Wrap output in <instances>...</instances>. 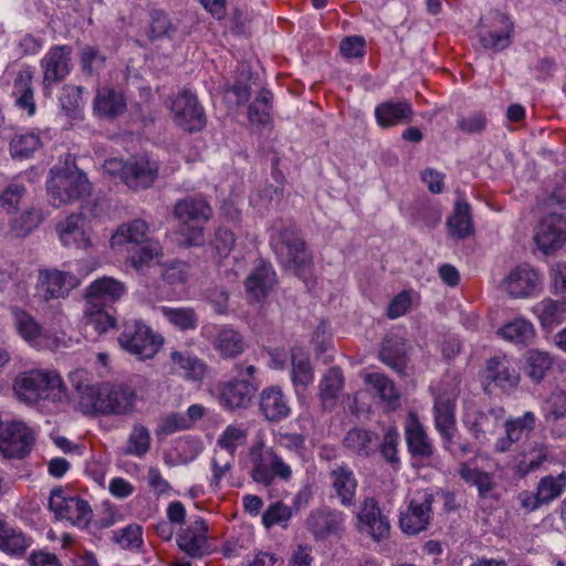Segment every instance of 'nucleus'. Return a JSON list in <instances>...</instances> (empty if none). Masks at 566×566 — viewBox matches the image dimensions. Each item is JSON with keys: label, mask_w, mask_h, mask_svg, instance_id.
Here are the masks:
<instances>
[{"label": "nucleus", "mask_w": 566, "mask_h": 566, "mask_svg": "<svg viewBox=\"0 0 566 566\" xmlns=\"http://www.w3.org/2000/svg\"><path fill=\"white\" fill-rule=\"evenodd\" d=\"M94 112L106 118H115L126 109V99L122 92L112 87H102L94 98Z\"/></svg>", "instance_id": "obj_33"}, {"label": "nucleus", "mask_w": 566, "mask_h": 566, "mask_svg": "<svg viewBox=\"0 0 566 566\" xmlns=\"http://www.w3.org/2000/svg\"><path fill=\"white\" fill-rule=\"evenodd\" d=\"M77 284V277L70 272L48 269L39 271L38 289L45 301L64 297Z\"/></svg>", "instance_id": "obj_18"}, {"label": "nucleus", "mask_w": 566, "mask_h": 566, "mask_svg": "<svg viewBox=\"0 0 566 566\" xmlns=\"http://www.w3.org/2000/svg\"><path fill=\"white\" fill-rule=\"evenodd\" d=\"M260 411L272 422L280 421L289 416L290 407L279 386H270L262 390L260 395Z\"/></svg>", "instance_id": "obj_30"}, {"label": "nucleus", "mask_w": 566, "mask_h": 566, "mask_svg": "<svg viewBox=\"0 0 566 566\" xmlns=\"http://www.w3.org/2000/svg\"><path fill=\"white\" fill-rule=\"evenodd\" d=\"M13 391L20 401L30 406L67 400V387L53 369L35 368L19 374L13 381Z\"/></svg>", "instance_id": "obj_1"}, {"label": "nucleus", "mask_w": 566, "mask_h": 566, "mask_svg": "<svg viewBox=\"0 0 566 566\" xmlns=\"http://www.w3.org/2000/svg\"><path fill=\"white\" fill-rule=\"evenodd\" d=\"M552 358L547 353L532 350L527 357L526 374L535 381H541L552 366Z\"/></svg>", "instance_id": "obj_57"}, {"label": "nucleus", "mask_w": 566, "mask_h": 566, "mask_svg": "<svg viewBox=\"0 0 566 566\" xmlns=\"http://www.w3.org/2000/svg\"><path fill=\"white\" fill-rule=\"evenodd\" d=\"M546 419L559 420L566 417V389L556 388L546 402Z\"/></svg>", "instance_id": "obj_63"}, {"label": "nucleus", "mask_w": 566, "mask_h": 566, "mask_svg": "<svg viewBox=\"0 0 566 566\" xmlns=\"http://www.w3.org/2000/svg\"><path fill=\"white\" fill-rule=\"evenodd\" d=\"M433 494L428 491L418 492L400 513L399 525L408 535H417L428 528L432 514Z\"/></svg>", "instance_id": "obj_11"}, {"label": "nucleus", "mask_w": 566, "mask_h": 566, "mask_svg": "<svg viewBox=\"0 0 566 566\" xmlns=\"http://www.w3.org/2000/svg\"><path fill=\"white\" fill-rule=\"evenodd\" d=\"M541 325L546 329H553L566 318V306L564 302L545 298L534 306Z\"/></svg>", "instance_id": "obj_40"}, {"label": "nucleus", "mask_w": 566, "mask_h": 566, "mask_svg": "<svg viewBox=\"0 0 566 566\" xmlns=\"http://www.w3.org/2000/svg\"><path fill=\"white\" fill-rule=\"evenodd\" d=\"M344 388V376L339 367L329 368L319 382V398L324 409H331Z\"/></svg>", "instance_id": "obj_37"}, {"label": "nucleus", "mask_w": 566, "mask_h": 566, "mask_svg": "<svg viewBox=\"0 0 566 566\" xmlns=\"http://www.w3.org/2000/svg\"><path fill=\"white\" fill-rule=\"evenodd\" d=\"M413 111L408 102H384L375 109L377 123L382 128H388L400 123L411 122Z\"/></svg>", "instance_id": "obj_32"}, {"label": "nucleus", "mask_w": 566, "mask_h": 566, "mask_svg": "<svg viewBox=\"0 0 566 566\" xmlns=\"http://www.w3.org/2000/svg\"><path fill=\"white\" fill-rule=\"evenodd\" d=\"M29 546L30 538L0 517V551L10 555H22Z\"/></svg>", "instance_id": "obj_38"}, {"label": "nucleus", "mask_w": 566, "mask_h": 566, "mask_svg": "<svg viewBox=\"0 0 566 566\" xmlns=\"http://www.w3.org/2000/svg\"><path fill=\"white\" fill-rule=\"evenodd\" d=\"M174 216L180 221L178 234L187 247H198L205 241L203 226L212 216V208L202 196H187L175 203Z\"/></svg>", "instance_id": "obj_3"}, {"label": "nucleus", "mask_w": 566, "mask_h": 566, "mask_svg": "<svg viewBox=\"0 0 566 566\" xmlns=\"http://www.w3.org/2000/svg\"><path fill=\"white\" fill-rule=\"evenodd\" d=\"M512 24L507 17L491 12L481 19L480 41L486 49L501 51L511 43Z\"/></svg>", "instance_id": "obj_15"}, {"label": "nucleus", "mask_w": 566, "mask_h": 566, "mask_svg": "<svg viewBox=\"0 0 566 566\" xmlns=\"http://www.w3.org/2000/svg\"><path fill=\"white\" fill-rule=\"evenodd\" d=\"M118 343L123 349L145 360L157 354L164 344V338L142 321L129 319L124 323Z\"/></svg>", "instance_id": "obj_6"}, {"label": "nucleus", "mask_w": 566, "mask_h": 566, "mask_svg": "<svg viewBox=\"0 0 566 566\" xmlns=\"http://www.w3.org/2000/svg\"><path fill=\"white\" fill-rule=\"evenodd\" d=\"M457 394H440L434 399L433 417L437 430L455 429Z\"/></svg>", "instance_id": "obj_39"}, {"label": "nucleus", "mask_w": 566, "mask_h": 566, "mask_svg": "<svg viewBox=\"0 0 566 566\" xmlns=\"http://www.w3.org/2000/svg\"><path fill=\"white\" fill-rule=\"evenodd\" d=\"M451 234L457 239H465L473 233L471 209L468 202L458 200L452 216L448 219Z\"/></svg>", "instance_id": "obj_43"}, {"label": "nucleus", "mask_w": 566, "mask_h": 566, "mask_svg": "<svg viewBox=\"0 0 566 566\" xmlns=\"http://www.w3.org/2000/svg\"><path fill=\"white\" fill-rule=\"evenodd\" d=\"M499 334L516 344H527L534 336V328L530 322L517 318L500 328Z\"/></svg>", "instance_id": "obj_50"}, {"label": "nucleus", "mask_w": 566, "mask_h": 566, "mask_svg": "<svg viewBox=\"0 0 566 566\" xmlns=\"http://www.w3.org/2000/svg\"><path fill=\"white\" fill-rule=\"evenodd\" d=\"M344 523V514L336 510L319 509L310 514L306 520L308 531L316 538H325L337 534Z\"/></svg>", "instance_id": "obj_27"}, {"label": "nucleus", "mask_w": 566, "mask_h": 566, "mask_svg": "<svg viewBox=\"0 0 566 566\" xmlns=\"http://www.w3.org/2000/svg\"><path fill=\"white\" fill-rule=\"evenodd\" d=\"M398 443L399 433L394 427L388 428L384 433L382 441L380 443L378 442L381 455L390 464H397L399 462Z\"/></svg>", "instance_id": "obj_62"}, {"label": "nucleus", "mask_w": 566, "mask_h": 566, "mask_svg": "<svg viewBox=\"0 0 566 566\" xmlns=\"http://www.w3.org/2000/svg\"><path fill=\"white\" fill-rule=\"evenodd\" d=\"M378 440L377 433L355 427L345 434L343 446L347 451L357 457L369 458L378 449Z\"/></svg>", "instance_id": "obj_29"}, {"label": "nucleus", "mask_w": 566, "mask_h": 566, "mask_svg": "<svg viewBox=\"0 0 566 566\" xmlns=\"http://www.w3.org/2000/svg\"><path fill=\"white\" fill-rule=\"evenodd\" d=\"M195 528L182 531L177 538L179 548L193 558H200L208 552L206 532L208 530L203 520L196 521Z\"/></svg>", "instance_id": "obj_31"}, {"label": "nucleus", "mask_w": 566, "mask_h": 566, "mask_svg": "<svg viewBox=\"0 0 566 566\" xmlns=\"http://www.w3.org/2000/svg\"><path fill=\"white\" fill-rule=\"evenodd\" d=\"M379 356L381 361L396 373L405 374L408 363L407 344L401 337L397 335L388 336L382 343Z\"/></svg>", "instance_id": "obj_34"}, {"label": "nucleus", "mask_w": 566, "mask_h": 566, "mask_svg": "<svg viewBox=\"0 0 566 566\" xmlns=\"http://www.w3.org/2000/svg\"><path fill=\"white\" fill-rule=\"evenodd\" d=\"M170 369L186 380L200 382L208 374V365L188 349H176L169 355Z\"/></svg>", "instance_id": "obj_21"}, {"label": "nucleus", "mask_w": 566, "mask_h": 566, "mask_svg": "<svg viewBox=\"0 0 566 566\" xmlns=\"http://www.w3.org/2000/svg\"><path fill=\"white\" fill-rule=\"evenodd\" d=\"M179 30V20L172 19L163 10H153L150 12L149 38L151 40L176 36Z\"/></svg>", "instance_id": "obj_46"}, {"label": "nucleus", "mask_w": 566, "mask_h": 566, "mask_svg": "<svg viewBox=\"0 0 566 566\" xmlns=\"http://www.w3.org/2000/svg\"><path fill=\"white\" fill-rule=\"evenodd\" d=\"M535 419V415L527 411L520 418L507 420L504 423L505 433L510 436V440L517 442L533 431Z\"/></svg>", "instance_id": "obj_56"}, {"label": "nucleus", "mask_w": 566, "mask_h": 566, "mask_svg": "<svg viewBox=\"0 0 566 566\" xmlns=\"http://www.w3.org/2000/svg\"><path fill=\"white\" fill-rule=\"evenodd\" d=\"M273 95L270 91L262 88L255 99L250 104L248 116L252 125L264 127L271 119Z\"/></svg>", "instance_id": "obj_47"}, {"label": "nucleus", "mask_w": 566, "mask_h": 566, "mask_svg": "<svg viewBox=\"0 0 566 566\" xmlns=\"http://www.w3.org/2000/svg\"><path fill=\"white\" fill-rule=\"evenodd\" d=\"M459 474L467 483H471L478 488L481 497H492L495 482L490 473L462 463Z\"/></svg>", "instance_id": "obj_48"}, {"label": "nucleus", "mask_w": 566, "mask_h": 566, "mask_svg": "<svg viewBox=\"0 0 566 566\" xmlns=\"http://www.w3.org/2000/svg\"><path fill=\"white\" fill-rule=\"evenodd\" d=\"M41 140L39 135L34 133H25L15 135L10 142V153L13 158H28L39 147Z\"/></svg>", "instance_id": "obj_54"}, {"label": "nucleus", "mask_w": 566, "mask_h": 566, "mask_svg": "<svg viewBox=\"0 0 566 566\" xmlns=\"http://www.w3.org/2000/svg\"><path fill=\"white\" fill-rule=\"evenodd\" d=\"M358 520L365 525L367 532L375 541H381L389 536V521L381 513L380 507L374 497L365 499L358 513Z\"/></svg>", "instance_id": "obj_25"}, {"label": "nucleus", "mask_w": 566, "mask_h": 566, "mask_svg": "<svg viewBox=\"0 0 566 566\" xmlns=\"http://www.w3.org/2000/svg\"><path fill=\"white\" fill-rule=\"evenodd\" d=\"M163 316L177 329L181 332L195 331L198 327V315L192 307L160 308Z\"/></svg>", "instance_id": "obj_45"}, {"label": "nucleus", "mask_w": 566, "mask_h": 566, "mask_svg": "<svg viewBox=\"0 0 566 566\" xmlns=\"http://www.w3.org/2000/svg\"><path fill=\"white\" fill-rule=\"evenodd\" d=\"M247 433L237 426H228L218 439V446L227 453H234L237 447L245 440Z\"/></svg>", "instance_id": "obj_64"}, {"label": "nucleus", "mask_w": 566, "mask_h": 566, "mask_svg": "<svg viewBox=\"0 0 566 566\" xmlns=\"http://www.w3.org/2000/svg\"><path fill=\"white\" fill-rule=\"evenodd\" d=\"M251 478L256 483L271 485L275 478L289 481L292 476L291 467L272 449L260 444L251 451Z\"/></svg>", "instance_id": "obj_7"}, {"label": "nucleus", "mask_w": 566, "mask_h": 566, "mask_svg": "<svg viewBox=\"0 0 566 566\" xmlns=\"http://www.w3.org/2000/svg\"><path fill=\"white\" fill-rule=\"evenodd\" d=\"M276 283L275 272L272 265L260 261L245 280L248 297L255 301H263Z\"/></svg>", "instance_id": "obj_26"}, {"label": "nucleus", "mask_w": 566, "mask_h": 566, "mask_svg": "<svg viewBox=\"0 0 566 566\" xmlns=\"http://www.w3.org/2000/svg\"><path fill=\"white\" fill-rule=\"evenodd\" d=\"M235 369L238 377L218 386V400L221 406L229 410L248 408L258 390V385L253 381L256 371L254 365H237Z\"/></svg>", "instance_id": "obj_5"}, {"label": "nucleus", "mask_w": 566, "mask_h": 566, "mask_svg": "<svg viewBox=\"0 0 566 566\" xmlns=\"http://www.w3.org/2000/svg\"><path fill=\"white\" fill-rule=\"evenodd\" d=\"M73 388L81 397H87L93 402L98 389L90 381V374L85 369H75L69 374Z\"/></svg>", "instance_id": "obj_60"}, {"label": "nucleus", "mask_w": 566, "mask_h": 566, "mask_svg": "<svg viewBox=\"0 0 566 566\" xmlns=\"http://www.w3.org/2000/svg\"><path fill=\"white\" fill-rule=\"evenodd\" d=\"M327 480L332 497H336L345 507H350L355 504L358 481L353 469L347 463L332 464L327 472Z\"/></svg>", "instance_id": "obj_14"}, {"label": "nucleus", "mask_w": 566, "mask_h": 566, "mask_svg": "<svg viewBox=\"0 0 566 566\" xmlns=\"http://www.w3.org/2000/svg\"><path fill=\"white\" fill-rule=\"evenodd\" d=\"M292 359V382L298 388H306L314 379V370L311 365L308 355L300 347H295L291 352Z\"/></svg>", "instance_id": "obj_42"}, {"label": "nucleus", "mask_w": 566, "mask_h": 566, "mask_svg": "<svg viewBox=\"0 0 566 566\" xmlns=\"http://www.w3.org/2000/svg\"><path fill=\"white\" fill-rule=\"evenodd\" d=\"M406 441L413 458L430 459L434 448L423 426L415 415H410L406 426Z\"/></svg>", "instance_id": "obj_28"}, {"label": "nucleus", "mask_w": 566, "mask_h": 566, "mask_svg": "<svg viewBox=\"0 0 566 566\" xmlns=\"http://www.w3.org/2000/svg\"><path fill=\"white\" fill-rule=\"evenodd\" d=\"M503 409L490 408L486 411H479L473 418H468L465 423L479 444H484L493 437L503 419Z\"/></svg>", "instance_id": "obj_24"}, {"label": "nucleus", "mask_w": 566, "mask_h": 566, "mask_svg": "<svg viewBox=\"0 0 566 566\" xmlns=\"http://www.w3.org/2000/svg\"><path fill=\"white\" fill-rule=\"evenodd\" d=\"M484 379L488 381V386L494 384L501 389L510 390L518 385L520 373L505 355H496L486 361Z\"/></svg>", "instance_id": "obj_22"}, {"label": "nucleus", "mask_w": 566, "mask_h": 566, "mask_svg": "<svg viewBox=\"0 0 566 566\" xmlns=\"http://www.w3.org/2000/svg\"><path fill=\"white\" fill-rule=\"evenodd\" d=\"M537 247L548 254L560 249L566 242V217L551 213L538 223L534 237Z\"/></svg>", "instance_id": "obj_16"}, {"label": "nucleus", "mask_w": 566, "mask_h": 566, "mask_svg": "<svg viewBox=\"0 0 566 566\" xmlns=\"http://www.w3.org/2000/svg\"><path fill=\"white\" fill-rule=\"evenodd\" d=\"M136 391L127 384H114L97 391L92 406L103 415L124 416L135 410Z\"/></svg>", "instance_id": "obj_9"}, {"label": "nucleus", "mask_w": 566, "mask_h": 566, "mask_svg": "<svg viewBox=\"0 0 566 566\" xmlns=\"http://www.w3.org/2000/svg\"><path fill=\"white\" fill-rule=\"evenodd\" d=\"M213 347L221 357L235 358L245 350L247 343L238 331L222 326L217 332Z\"/></svg>", "instance_id": "obj_35"}, {"label": "nucleus", "mask_w": 566, "mask_h": 566, "mask_svg": "<svg viewBox=\"0 0 566 566\" xmlns=\"http://www.w3.org/2000/svg\"><path fill=\"white\" fill-rule=\"evenodd\" d=\"M52 177L48 181V195L53 207L72 203L90 193L91 185L85 174L74 168H59L51 170Z\"/></svg>", "instance_id": "obj_4"}, {"label": "nucleus", "mask_w": 566, "mask_h": 566, "mask_svg": "<svg viewBox=\"0 0 566 566\" xmlns=\"http://www.w3.org/2000/svg\"><path fill=\"white\" fill-rule=\"evenodd\" d=\"M270 244L280 263L304 279L311 271L313 260L306 243L294 223L280 220L272 227Z\"/></svg>", "instance_id": "obj_2"}, {"label": "nucleus", "mask_w": 566, "mask_h": 566, "mask_svg": "<svg viewBox=\"0 0 566 566\" xmlns=\"http://www.w3.org/2000/svg\"><path fill=\"white\" fill-rule=\"evenodd\" d=\"M160 253V245L158 242L147 241L136 245L135 251L130 254L132 265L136 270H140L148 265Z\"/></svg>", "instance_id": "obj_59"}, {"label": "nucleus", "mask_w": 566, "mask_h": 566, "mask_svg": "<svg viewBox=\"0 0 566 566\" xmlns=\"http://www.w3.org/2000/svg\"><path fill=\"white\" fill-rule=\"evenodd\" d=\"M126 292L125 285L108 276L95 280L87 289L85 298L87 306L104 308L117 302Z\"/></svg>", "instance_id": "obj_19"}, {"label": "nucleus", "mask_w": 566, "mask_h": 566, "mask_svg": "<svg viewBox=\"0 0 566 566\" xmlns=\"http://www.w3.org/2000/svg\"><path fill=\"white\" fill-rule=\"evenodd\" d=\"M12 316L17 332L27 342L35 340L40 337L42 327L34 317L24 310L12 308Z\"/></svg>", "instance_id": "obj_49"}, {"label": "nucleus", "mask_w": 566, "mask_h": 566, "mask_svg": "<svg viewBox=\"0 0 566 566\" xmlns=\"http://www.w3.org/2000/svg\"><path fill=\"white\" fill-rule=\"evenodd\" d=\"M43 220L42 211L31 208L14 219L13 229L18 235H27L38 228Z\"/></svg>", "instance_id": "obj_61"}, {"label": "nucleus", "mask_w": 566, "mask_h": 566, "mask_svg": "<svg viewBox=\"0 0 566 566\" xmlns=\"http://www.w3.org/2000/svg\"><path fill=\"white\" fill-rule=\"evenodd\" d=\"M86 323L85 331L90 333V331H94L96 335H103L107 333L109 329L115 327V317H113L109 313L104 311L103 308H92L87 306L86 311Z\"/></svg>", "instance_id": "obj_53"}, {"label": "nucleus", "mask_w": 566, "mask_h": 566, "mask_svg": "<svg viewBox=\"0 0 566 566\" xmlns=\"http://www.w3.org/2000/svg\"><path fill=\"white\" fill-rule=\"evenodd\" d=\"M159 166L146 155L128 158L124 184L133 190H143L153 186L158 177Z\"/></svg>", "instance_id": "obj_17"}, {"label": "nucleus", "mask_w": 566, "mask_h": 566, "mask_svg": "<svg viewBox=\"0 0 566 566\" xmlns=\"http://www.w3.org/2000/svg\"><path fill=\"white\" fill-rule=\"evenodd\" d=\"M105 61V55L95 46L86 45L81 51V69L87 75L97 74L104 67Z\"/></svg>", "instance_id": "obj_58"}, {"label": "nucleus", "mask_w": 566, "mask_h": 566, "mask_svg": "<svg viewBox=\"0 0 566 566\" xmlns=\"http://www.w3.org/2000/svg\"><path fill=\"white\" fill-rule=\"evenodd\" d=\"M59 238L64 247L87 249L91 238L86 229V219L82 213H72L56 226Z\"/></svg>", "instance_id": "obj_23"}, {"label": "nucleus", "mask_w": 566, "mask_h": 566, "mask_svg": "<svg viewBox=\"0 0 566 566\" xmlns=\"http://www.w3.org/2000/svg\"><path fill=\"white\" fill-rule=\"evenodd\" d=\"M72 48L69 45L52 46L41 60L43 70V92L51 95V87L65 80L71 72Z\"/></svg>", "instance_id": "obj_12"}, {"label": "nucleus", "mask_w": 566, "mask_h": 566, "mask_svg": "<svg viewBox=\"0 0 566 566\" xmlns=\"http://www.w3.org/2000/svg\"><path fill=\"white\" fill-rule=\"evenodd\" d=\"M49 509L57 520H65L80 528L86 527L92 520V509L88 503L78 496L69 494L62 488L51 491Z\"/></svg>", "instance_id": "obj_8"}, {"label": "nucleus", "mask_w": 566, "mask_h": 566, "mask_svg": "<svg viewBox=\"0 0 566 566\" xmlns=\"http://www.w3.org/2000/svg\"><path fill=\"white\" fill-rule=\"evenodd\" d=\"M148 226L144 220L136 219L129 223L122 224L111 238V245L113 248L123 245L125 243H134L139 245L147 242Z\"/></svg>", "instance_id": "obj_41"}, {"label": "nucleus", "mask_w": 566, "mask_h": 566, "mask_svg": "<svg viewBox=\"0 0 566 566\" xmlns=\"http://www.w3.org/2000/svg\"><path fill=\"white\" fill-rule=\"evenodd\" d=\"M151 437L148 428L135 423L128 436L123 454L136 458H144L150 450Z\"/></svg>", "instance_id": "obj_44"}, {"label": "nucleus", "mask_w": 566, "mask_h": 566, "mask_svg": "<svg viewBox=\"0 0 566 566\" xmlns=\"http://www.w3.org/2000/svg\"><path fill=\"white\" fill-rule=\"evenodd\" d=\"M284 198V188L274 185H264L250 198L251 202L259 208L270 209L277 207Z\"/></svg>", "instance_id": "obj_55"}, {"label": "nucleus", "mask_w": 566, "mask_h": 566, "mask_svg": "<svg viewBox=\"0 0 566 566\" xmlns=\"http://www.w3.org/2000/svg\"><path fill=\"white\" fill-rule=\"evenodd\" d=\"M365 381L373 386L388 410H395L400 406V392L396 388L395 382L386 375L370 373L366 375Z\"/></svg>", "instance_id": "obj_36"}, {"label": "nucleus", "mask_w": 566, "mask_h": 566, "mask_svg": "<svg viewBox=\"0 0 566 566\" xmlns=\"http://www.w3.org/2000/svg\"><path fill=\"white\" fill-rule=\"evenodd\" d=\"M34 444L32 430L22 421L2 423L0 427V454L8 459H23Z\"/></svg>", "instance_id": "obj_10"}, {"label": "nucleus", "mask_w": 566, "mask_h": 566, "mask_svg": "<svg viewBox=\"0 0 566 566\" xmlns=\"http://www.w3.org/2000/svg\"><path fill=\"white\" fill-rule=\"evenodd\" d=\"M83 87L76 85H65L60 95V106L66 116L71 118L80 117L83 106Z\"/></svg>", "instance_id": "obj_52"}, {"label": "nucleus", "mask_w": 566, "mask_h": 566, "mask_svg": "<svg viewBox=\"0 0 566 566\" xmlns=\"http://www.w3.org/2000/svg\"><path fill=\"white\" fill-rule=\"evenodd\" d=\"M566 488V473L562 472L557 476L547 475L539 480L537 494L543 504H547L557 499Z\"/></svg>", "instance_id": "obj_51"}, {"label": "nucleus", "mask_w": 566, "mask_h": 566, "mask_svg": "<svg viewBox=\"0 0 566 566\" xmlns=\"http://www.w3.org/2000/svg\"><path fill=\"white\" fill-rule=\"evenodd\" d=\"M541 283L537 271L528 264L514 268L503 280V289L512 297H528L534 294Z\"/></svg>", "instance_id": "obj_20"}, {"label": "nucleus", "mask_w": 566, "mask_h": 566, "mask_svg": "<svg viewBox=\"0 0 566 566\" xmlns=\"http://www.w3.org/2000/svg\"><path fill=\"white\" fill-rule=\"evenodd\" d=\"M171 112L175 123L186 132H197L206 125L203 108L199 105L197 96L188 90L176 96Z\"/></svg>", "instance_id": "obj_13"}]
</instances>
